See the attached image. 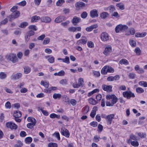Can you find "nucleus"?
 I'll use <instances>...</instances> for the list:
<instances>
[{
	"label": "nucleus",
	"mask_w": 147,
	"mask_h": 147,
	"mask_svg": "<svg viewBox=\"0 0 147 147\" xmlns=\"http://www.w3.org/2000/svg\"><path fill=\"white\" fill-rule=\"evenodd\" d=\"M65 2V0H58L56 3V5L57 6H61Z\"/></svg>",
	"instance_id": "nucleus-26"
},
{
	"label": "nucleus",
	"mask_w": 147,
	"mask_h": 147,
	"mask_svg": "<svg viewBox=\"0 0 147 147\" xmlns=\"http://www.w3.org/2000/svg\"><path fill=\"white\" fill-rule=\"evenodd\" d=\"M7 76V75L4 72H1L0 73V78L3 79L5 78Z\"/></svg>",
	"instance_id": "nucleus-40"
},
{
	"label": "nucleus",
	"mask_w": 147,
	"mask_h": 147,
	"mask_svg": "<svg viewBox=\"0 0 147 147\" xmlns=\"http://www.w3.org/2000/svg\"><path fill=\"white\" fill-rule=\"evenodd\" d=\"M137 55H140L141 53V51L139 47H137L136 48L134 51Z\"/></svg>",
	"instance_id": "nucleus-38"
},
{
	"label": "nucleus",
	"mask_w": 147,
	"mask_h": 147,
	"mask_svg": "<svg viewBox=\"0 0 147 147\" xmlns=\"http://www.w3.org/2000/svg\"><path fill=\"white\" fill-rule=\"evenodd\" d=\"M28 25V23L26 22H24L21 23L19 26L21 28H24Z\"/></svg>",
	"instance_id": "nucleus-37"
},
{
	"label": "nucleus",
	"mask_w": 147,
	"mask_h": 147,
	"mask_svg": "<svg viewBox=\"0 0 147 147\" xmlns=\"http://www.w3.org/2000/svg\"><path fill=\"white\" fill-rule=\"evenodd\" d=\"M65 72L63 70H61L59 71L58 72H56L54 74L55 76H63L64 75Z\"/></svg>",
	"instance_id": "nucleus-19"
},
{
	"label": "nucleus",
	"mask_w": 147,
	"mask_h": 147,
	"mask_svg": "<svg viewBox=\"0 0 147 147\" xmlns=\"http://www.w3.org/2000/svg\"><path fill=\"white\" fill-rule=\"evenodd\" d=\"M131 144L134 147H137L139 145L138 142L136 140L131 141Z\"/></svg>",
	"instance_id": "nucleus-33"
},
{
	"label": "nucleus",
	"mask_w": 147,
	"mask_h": 147,
	"mask_svg": "<svg viewBox=\"0 0 147 147\" xmlns=\"http://www.w3.org/2000/svg\"><path fill=\"white\" fill-rule=\"evenodd\" d=\"M98 26L97 24L92 25L90 26L87 27L85 30L87 32H90L93 29L96 28Z\"/></svg>",
	"instance_id": "nucleus-14"
},
{
	"label": "nucleus",
	"mask_w": 147,
	"mask_h": 147,
	"mask_svg": "<svg viewBox=\"0 0 147 147\" xmlns=\"http://www.w3.org/2000/svg\"><path fill=\"white\" fill-rule=\"evenodd\" d=\"M90 15L92 18L97 17L98 16L97 11L96 9H93L90 11Z\"/></svg>",
	"instance_id": "nucleus-8"
},
{
	"label": "nucleus",
	"mask_w": 147,
	"mask_h": 147,
	"mask_svg": "<svg viewBox=\"0 0 147 147\" xmlns=\"http://www.w3.org/2000/svg\"><path fill=\"white\" fill-rule=\"evenodd\" d=\"M63 62L66 63L67 64L69 63V59L68 57L66 56L65 59H62Z\"/></svg>",
	"instance_id": "nucleus-43"
},
{
	"label": "nucleus",
	"mask_w": 147,
	"mask_h": 147,
	"mask_svg": "<svg viewBox=\"0 0 147 147\" xmlns=\"http://www.w3.org/2000/svg\"><path fill=\"white\" fill-rule=\"evenodd\" d=\"M50 41V39L49 38H46L43 41V44L44 45L47 44Z\"/></svg>",
	"instance_id": "nucleus-51"
},
{
	"label": "nucleus",
	"mask_w": 147,
	"mask_h": 147,
	"mask_svg": "<svg viewBox=\"0 0 147 147\" xmlns=\"http://www.w3.org/2000/svg\"><path fill=\"white\" fill-rule=\"evenodd\" d=\"M106 98L107 100L111 99V103L110 102L107 101L106 102V105L107 106H112L114 104H115L117 101L118 98L115 95L112 94L107 95L106 96Z\"/></svg>",
	"instance_id": "nucleus-1"
},
{
	"label": "nucleus",
	"mask_w": 147,
	"mask_h": 147,
	"mask_svg": "<svg viewBox=\"0 0 147 147\" xmlns=\"http://www.w3.org/2000/svg\"><path fill=\"white\" fill-rule=\"evenodd\" d=\"M5 58L11 61L13 63H15L18 61V60L15 54L9 53L5 56Z\"/></svg>",
	"instance_id": "nucleus-2"
},
{
	"label": "nucleus",
	"mask_w": 147,
	"mask_h": 147,
	"mask_svg": "<svg viewBox=\"0 0 147 147\" xmlns=\"http://www.w3.org/2000/svg\"><path fill=\"white\" fill-rule=\"evenodd\" d=\"M108 8L110 12H112L115 10V8L113 5H111L109 6Z\"/></svg>",
	"instance_id": "nucleus-45"
},
{
	"label": "nucleus",
	"mask_w": 147,
	"mask_h": 147,
	"mask_svg": "<svg viewBox=\"0 0 147 147\" xmlns=\"http://www.w3.org/2000/svg\"><path fill=\"white\" fill-rule=\"evenodd\" d=\"M89 108L88 106H85L83 109V112L84 114L87 113L88 111Z\"/></svg>",
	"instance_id": "nucleus-46"
},
{
	"label": "nucleus",
	"mask_w": 147,
	"mask_h": 147,
	"mask_svg": "<svg viewBox=\"0 0 147 147\" xmlns=\"http://www.w3.org/2000/svg\"><path fill=\"white\" fill-rule=\"evenodd\" d=\"M119 63L121 65L125 64L127 65L128 64V61L125 59H122L121 60L119 61Z\"/></svg>",
	"instance_id": "nucleus-22"
},
{
	"label": "nucleus",
	"mask_w": 147,
	"mask_h": 147,
	"mask_svg": "<svg viewBox=\"0 0 147 147\" xmlns=\"http://www.w3.org/2000/svg\"><path fill=\"white\" fill-rule=\"evenodd\" d=\"M40 111L42 112L43 114L45 116H47L49 115V113L46 110H43L42 109H40Z\"/></svg>",
	"instance_id": "nucleus-56"
},
{
	"label": "nucleus",
	"mask_w": 147,
	"mask_h": 147,
	"mask_svg": "<svg viewBox=\"0 0 147 147\" xmlns=\"http://www.w3.org/2000/svg\"><path fill=\"white\" fill-rule=\"evenodd\" d=\"M6 126L8 128L11 129H16L17 128V125L15 123L11 122H8L6 124Z\"/></svg>",
	"instance_id": "nucleus-6"
},
{
	"label": "nucleus",
	"mask_w": 147,
	"mask_h": 147,
	"mask_svg": "<svg viewBox=\"0 0 147 147\" xmlns=\"http://www.w3.org/2000/svg\"><path fill=\"white\" fill-rule=\"evenodd\" d=\"M41 21L45 23L49 22L51 21V19H40Z\"/></svg>",
	"instance_id": "nucleus-63"
},
{
	"label": "nucleus",
	"mask_w": 147,
	"mask_h": 147,
	"mask_svg": "<svg viewBox=\"0 0 147 147\" xmlns=\"http://www.w3.org/2000/svg\"><path fill=\"white\" fill-rule=\"evenodd\" d=\"M31 70V68L28 66H25L24 67V72L25 74L29 73Z\"/></svg>",
	"instance_id": "nucleus-24"
},
{
	"label": "nucleus",
	"mask_w": 147,
	"mask_h": 147,
	"mask_svg": "<svg viewBox=\"0 0 147 147\" xmlns=\"http://www.w3.org/2000/svg\"><path fill=\"white\" fill-rule=\"evenodd\" d=\"M30 36H31L30 35H29L27 33H26V35L25 37V40L27 42L28 41Z\"/></svg>",
	"instance_id": "nucleus-64"
},
{
	"label": "nucleus",
	"mask_w": 147,
	"mask_h": 147,
	"mask_svg": "<svg viewBox=\"0 0 147 147\" xmlns=\"http://www.w3.org/2000/svg\"><path fill=\"white\" fill-rule=\"evenodd\" d=\"M87 45L88 47L90 48H92L94 47V43L91 41H88L87 42Z\"/></svg>",
	"instance_id": "nucleus-47"
},
{
	"label": "nucleus",
	"mask_w": 147,
	"mask_h": 147,
	"mask_svg": "<svg viewBox=\"0 0 147 147\" xmlns=\"http://www.w3.org/2000/svg\"><path fill=\"white\" fill-rule=\"evenodd\" d=\"M97 107L96 106H94L93 107L90 114V116L92 117L93 118L94 117L96 114V112L97 110Z\"/></svg>",
	"instance_id": "nucleus-15"
},
{
	"label": "nucleus",
	"mask_w": 147,
	"mask_h": 147,
	"mask_svg": "<svg viewBox=\"0 0 147 147\" xmlns=\"http://www.w3.org/2000/svg\"><path fill=\"white\" fill-rule=\"evenodd\" d=\"M61 96V95L60 94H57L55 93L53 94V97L55 99H57V98H60Z\"/></svg>",
	"instance_id": "nucleus-32"
},
{
	"label": "nucleus",
	"mask_w": 147,
	"mask_h": 147,
	"mask_svg": "<svg viewBox=\"0 0 147 147\" xmlns=\"http://www.w3.org/2000/svg\"><path fill=\"white\" fill-rule=\"evenodd\" d=\"M22 76V74L18 73L16 74H13L11 77V79L13 80H17L21 78Z\"/></svg>",
	"instance_id": "nucleus-11"
},
{
	"label": "nucleus",
	"mask_w": 147,
	"mask_h": 147,
	"mask_svg": "<svg viewBox=\"0 0 147 147\" xmlns=\"http://www.w3.org/2000/svg\"><path fill=\"white\" fill-rule=\"evenodd\" d=\"M48 61L50 63H53L54 62L55 58L54 57H52L49 58L48 59Z\"/></svg>",
	"instance_id": "nucleus-53"
},
{
	"label": "nucleus",
	"mask_w": 147,
	"mask_h": 147,
	"mask_svg": "<svg viewBox=\"0 0 147 147\" xmlns=\"http://www.w3.org/2000/svg\"><path fill=\"white\" fill-rule=\"evenodd\" d=\"M27 119L28 121L31 122L30 123H33L34 122H33V121H34V123L35 125H36V121L35 119L34 118L31 117H29L27 118Z\"/></svg>",
	"instance_id": "nucleus-21"
},
{
	"label": "nucleus",
	"mask_w": 147,
	"mask_h": 147,
	"mask_svg": "<svg viewBox=\"0 0 147 147\" xmlns=\"http://www.w3.org/2000/svg\"><path fill=\"white\" fill-rule=\"evenodd\" d=\"M20 15V13L19 11H17L13 13V15H14L16 18H18Z\"/></svg>",
	"instance_id": "nucleus-50"
},
{
	"label": "nucleus",
	"mask_w": 147,
	"mask_h": 147,
	"mask_svg": "<svg viewBox=\"0 0 147 147\" xmlns=\"http://www.w3.org/2000/svg\"><path fill=\"white\" fill-rule=\"evenodd\" d=\"M123 96L127 99H130L131 98H134L135 97V95L131 91H125L123 92Z\"/></svg>",
	"instance_id": "nucleus-3"
},
{
	"label": "nucleus",
	"mask_w": 147,
	"mask_h": 147,
	"mask_svg": "<svg viewBox=\"0 0 147 147\" xmlns=\"http://www.w3.org/2000/svg\"><path fill=\"white\" fill-rule=\"evenodd\" d=\"M17 9L18 7L16 6H13V7L11 9L10 11L14 13L17 11Z\"/></svg>",
	"instance_id": "nucleus-59"
},
{
	"label": "nucleus",
	"mask_w": 147,
	"mask_h": 147,
	"mask_svg": "<svg viewBox=\"0 0 147 147\" xmlns=\"http://www.w3.org/2000/svg\"><path fill=\"white\" fill-rule=\"evenodd\" d=\"M76 27H72L68 28V30L69 32H75L76 31Z\"/></svg>",
	"instance_id": "nucleus-58"
},
{
	"label": "nucleus",
	"mask_w": 147,
	"mask_h": 147,
	"mask_svg": "<svg viewBox=\"0 0 147 147\" xmlns=\"http://www.w3.org/2000/svg\"><path fill=\"white\" fill-rule=\"evenodd\" d=\"M129 138L130 139L134 140H137V137L135 135L133 134H131L130 135Z\"/></svg>",
	"instance_id": "nucleus-41"
},
{
	"label": "nucleus",
	"mask_w": 147,
	"mask_h": 147,
	"mask_svg": "<svg viewBox=\"0 0 147 147\" xmlns=\"http://www.w3.org/2000/svg\"><path fill=\"white\" fill-rule=\"evenodd\" d=\"M84 82V81L82 78H80L78 79V84L80 86V87L81 86H83Z\"/></svg>",
	"instance_id": "nucleus-30"
},
{
	"label": "nucleus",
	"mask_w": 147,
	"mask_h": 147,
	"mask_svg": "<svg viewBox=\"0 0 147 147\" xmlns=\"http://www.w3.org/2000/svg\"><path fill=\"white\" fill-rule=\"evenodd\" d=\"M116 6L119 8L121 10H123L125 8L124 4L122 3H119L116 4Z\"/></svg>",
	"instance_id": "nucleus-25"
},
{
	"label": "nucleus",
	"mask_w": 147,
	"mask_h": 147,
	"mask_svg": "<svg viewBox=\"0 0 147 147\" xmlns=\"http://www.w3.org/2000/svg\"><path fill=\"white\" fill-rule=\"evenodd\" d=\"M146 34V32L136 33L135 34V36L137 37H143Z\"/></svg>",
	"instance_id": "nucleus-18"
},
{
	"label": "nucleus",
	"mask_w": 147,
	"mask_h": 147,
	"mask_svg": "<svg viewBox=\"0 0 147 147\" xmlns=\"http://www.w3.org/2000/svg\"><path fill=\"white\" fill-rule=\"evenodd\" d=\"M136 74L134 73H130L128 75L129 78L130 79H134L135 77Z\"/></svg>",
	"instance_id": "nucleus-52"
},
{
	"label": "nucleus",
	"mask_w": 147,
	"mask_h": 147,
	"mask_svg": "<svg viewBox=\"0 0 147 147\" xmlns=\"http://www.w3.org/2000/svg\"><path fill=\"white\" fill-rule=\"evenodd\" d=\"M139 84L145 87H147V82L145 81H140L139 82Z\"/></svg>",
	"instance_id": "nucleus-36"
},
{
	"label": "nucleus",
	"mask_w": 147,
	"mask_h": 147,
	"mask_svg": "<svg viewBox=\"0 0 147 147\" xmlns=\"http://www.w3.org/2000/svg\"><path fill=\"white\" fill-rule=\"evenodd\" d=\"M112 50V47L111 46L109 45L106 47L103 53L105 55H107Z\"/></svg>",
	"instance_id": "nucleus-12"
},
{
	"label": "nucleus",
	"mask_w": 147,
	"mask_h": 147,
	"mask_svg": "<svg viewBox=\"0 0 147 147\" xmlns=\"http://www.w3.org/2000/svg\"><path fill=\"white\" fill-rule=\"evenodd\" d=\"M34 123H28L27 125V127L28 128L32 129L34 126H35L36 125H35L34 121H33Z\"/></svg>",
	"instance_id": "nucleus-35"
},
{
	"label": "nucleus",
	"mask_w": 147,
	"mask_h": 147,
	"mask_svg": "<svg viewBox=\"0 0 147 147\" xmlns=\"http://www.w3.org/2000/svg\"><path fill=\"white\" fill-rule=\"evenodd\" d=\"M88 101L89 103L92 105H95L97 103L96 101L92 98H89Z\"/></svg>",
	"instance_id": "nucleus-28"
},
{
	"label": "nucleus",
	"mask_w": 147,
	"mask_h": 147,
	"mask_svg": "<svg viewBox=\"0 0 147 147\" xmlns=\"http://www.w3.org/2000/svg\"><path fill=\"white\" fill-rule=\"evenodd\" d=\"M14 33L16 35H20L21 34V30L20 29L16 30L14 32Z\"/></svg>",
	"instance_id": "nucleus-54"
},
{
	"label": "nucleus",
	"mask_w": 147,
	"mask_h": 147,
	"mask_svg": "<svg viewBox=\"0 0 147 147\" xmlns=\"http://www.w3.org/2000/svg\"><path fill=\"white\" fill-rule=\"evenodd\" d=\"M32 138L31 137H26L25 139V142L26 144H29L32 142Z\"/></svg>",
	"instance_id": "nucleus-34"
},
{
	"label": "nucleus",
	"mask_w": 147,
	"mask_h": 147,
	"mask_svg": "<svg viewBox=\"0 0 147 147\" xmlns=\"http://www.w3.org/2000/svg\"><path fill=\"white\" fill-rule=\"evenodd\" d=\"M5 107L6 108L10 109L11 107V105L10 102L8 101L5 104Z\"/></svg>",
	"instance_id": "nucleus-61"
},
{
	"label": "nucleus",
	"mask_w": 147,
	"mask_h": 147,
	"mask_svg": "<svg viewBox=\"0 0 147 147\" xmlns=\"http://www.w3.org/2000/svg\"><path fill=\"white\" fill-rule=\"evenodd\" d=\"M137 134L141 138H145L146 136V133H145L139 132Z\"/></svg>",
	"instance_id": "nucleus-29"
},
{
	"label": "nucleus",
	"mask_w": 147,
	"mask_h": 147,
	"mask_svg": "<svg viewBox=\"0 0 147 147\" xmlns=\"http://www.w3.org/2000/svg\"><path fill=\"white\" fill-rule=\"evenodd\" d=\"M101 139L99 137L96 135L95 136L94 138V140L95 142H98L100 139Z\"/></svg>",
	"instance_id": "nucleus-57"
},
{
	"label": "nucleus",
	"mask_w": 147,
	"mask_h": 147,
	"mask_svg": "<svg viewBox=\"0 0 147 147\" xmlns=\"http://www.w3.org/2000/svg\"><path fill=\"white\" fill-rule=\"evenodd\" d=\"M77 103L76 101L74 99H72L70 101V103L73 106L75 105Z\"/></svg>",
	"instance_id": "nucleus-60"
},
{
	"label": "nucleus",
	"mask_w": 147,
	"mask_h": 147,
	"mask_svg": "<svg viewBox=\"0 0 147 147\" xmlns=\"http://www.w3.org/2000/svg\"><path fill=\"white\" fill-rule=\"evenodd\" d=\"M88 14L86 11H83L81 14V17L82 18H85L87 16Z\"/></svg>",
	"instance_id": "nucleus-48"
},
{
	"label": "nucleus",
	"mask_w": 147,
	"mask_h": 147,
	"mask_svg": "<svg viewBox=\"0 0 147 147\" xmlns=\"http://www.w3.org/2000/svg\"><path fill=\"white\" fill-rule=\"evenodd\" d=\"M75 6L77 8H82L85 6L86 4L82 2H77L75 4Z\"/></svg>",
	"instance_id": "nucleus-16"
},
{
	"label": "nucleus",
	"mask_w": 147,
	"mask_h": 147,
	"mask_svg": "<svg viewBox=\"0 0 147 147\" xmlns=\"http://www.w3.org/2000/svg\"><path fill=\"white\" fill-rule=\"evenodd\" d=\"M82 39L77 42V44L78 45H80L81 44L84 45L86 44L87 41V38L85 37H82Z\"/></svg>",
	"instance_id": "nucleus-13"
},
{
	"label": "nucleus",
	"mask_w": 147,
	"mask_h": 147,
	"mask_svg": "<svg viewBox=\"0 0 147 147\" xmlns=\"http://www.w3.org/2000/svg\"><path fill=\"white\" fill-rule=\"evenodd\" d=\"M21 115V113L19 111H16L13 114V116L15 117H20Z\"/></svg>",
	"instance_id": "nucleus-20"
},
{
	"label": "nucleus",
	"mask_w": 147,
	"mask_h": 147,
	"mask_svg": "<svg viewBox=\"0 0 147 147\" xmlns=\"http://www.w3.org/2000/svg\"><path fill=\"white\" fill-rule=\"evenodd\" d=\"M100 17L102 18H107L109 16V14L106 12H103L100 14Z\"/></svg>",
	"instance_id": "nucleus-23"
},
{
	"label": "nucleus",
	"mask_w": 147,
	"mask_h": 147,
	"mask_svg": "<svg viewBox=\"0 0 147 147\" xmlns=\"http://www.w3.org/2000/svg\"><path fill=\"white\" fill-rule=\"evenodd\" d=\"M115 115L113 114H111L107 115L106 119V121L107 123L109 125H111V123L112 121L114 118Z\"/></svg>",
	"instance_id": "nucleus-9"
},
{
	"label": "nucleus",
	"mask_w": 147,
	"mask_h": 147,
	"mask_svg": "<svg viewBox=\"0 0 147 147\" xmlns=\"http://www.w3.org/2000/svg\"><path fill=\"white\" fill-rule=\"evenodd\" d=\"M129 43L133 47H135L136 45V42L133 40H130Z\"/></svg>",
	"instance_id": "nucleus-62"
},
{
	"label": "nucleus",
	"mask_w": 147,
	"mask_h": 147,
	"mask_svg": "<svg viewBox=\"0 0 147 147\" xmlns=\"http://www.w3.org/2000/svg\"><path fill=\"white\" fill-rule=\"evenodd\" d=\"M23 145V144L20 140H18L17 143L14 146V147H22Z\"/></svg>",
	"instance_id": "nucleus-27"
},
{
	"label": "nucleus",
	"mask_w": 147,
	"mask_h": 147,
	"mask_svg": "<svg viewBox=\"0 0 147 147\" xmlns=\"http://www.w3.org/2000/svg\"><path fill=\"white\" fill-rule=\"evenodd\" d=\"M61 134L68 138L69 136V133L67 129L64 128H61Z\"/></svg>",
	"instance_id": "nucleus-10"
},
{
	"label": "nucleus",
	"mask_w": 147,
	"mask_h": 147,
	"mask_svg": "<svg viewBox=\"0 0 147 147\" xmlns=\"http://www.w3.org/2000/svg\"><path fill=\"white\" fill-rule=\"evenodd\" d=\"M40 84L44 86L45 87L48 88L49 86V84L48 82H45L43 80L41 81Z\"/></svg>",
	"instance_id": "nucleus-31"
},
{
	"label": "nucleus",
	"mask_w": 147,
	"mask_h": 147,
	"mask_svg": "<svg viewBox=\"0 0 147 147\" xmlns=\"http://www.w3.org/2000/svg\"><path fill=\"white\" fill-rule=\"evenodd\" d=\"M80 19H73L72 22L74 26H76L77 24L80 21Z\"/></svg>",
	"instance_id": "nucleus-44"
},
{
	"label": "nucleus",
	"mask_w": 147,
	"mask_h": 147,
	"mask_svg": "<svg viewBox=\"0 0 147 147\" xmlns=\"http://www.w3.org/2000/svg\"><path fill=\"white\" fill-rule=\"evenodd\" d=\"M128 28V26L126 25H123L122 24H119L117 25L115 28V31L116 33H118L120 31H123Z\"/></svg>",
	"instance_id": "nucleus-4"
},
{
	"label": "nucleus",
	"mask_w": 147,
	"mask_h": 147,
	"mask_svg": "<svg viewBox=\"0 0 147 147\" xmlns=\"http://www.w3.org/2000/svg\"><path fill=\"white\" fill-rule=\"evenodd\" d=\"M103 90L108 92H110L112 91V86L111 85H107L105 84H103L102 86Z\"/></svg>",
	"instance_id": "nucleus-7"
},
{
	"label": "nucleus",
	"mask_w": 147,
	"mask_h": 147,
	"mask_svg": "<svg viewBox=\"0 0 147 147\" xmlns=\"http://www.w3.org/2000/svg\"><path fill=\"white\" fill-rule=\"evenodd\" d=\"M28 28L30 30H34V31H36L37 28L36 27V26L34 25H31L30 26L28 27Z\"/></svg>",
	"instance_id": "nucleus-39"
},
{
	"label": "nucleus",
	"mask_w": 147,
	"mask_h": 147,
	"mask_svg": "<svg viewBox=\"0 0 147 147\" xmlns=\"http://www.w3.org/2000/svg\"><path fill=\"white\" fill-rule=\"evenodd\" d=\"M101 40L103 41H107L109 39V35L106 32H103L100 34V36Z\"/></svg>",
	"instance_id": "nucleus-5"
},
{
	"label": "nucleus",
	"mask_w": 147,
	"mask_h": 147,
	"mask_svg": "<svg viewBox=\"0 0 147 147\" xmlns=\"http://www.w3.org/2000/svg\"><path fill=\"white\" fill-rule=\"evenodd\" d=\"M60 83L62 84L66 85L67 84V81L66 79H63L60 81Z\"/></svg>",
	"instance_id": "nucleus-55"
},
{
	"label": "nucleus",
	"mask_w": 147,
	"mask_h": 147,
	"mask_svg": "<svg viewBox=\"0 0 147 147\" xmlns=\"http://www.w3.org/2000/svg\"><path fill=\"white\" fill-rule=\"evenodd\" d=\"M136 91L138 93H140L144 92V90L142 88L138 87L136 88Z\"/></svg>",
	"instance_id": "nucleus-42"
},
{
	"label": "nucleus",
	"mask_w": 147,
	"mask_h": 147,
	"mask_svg": "<svg viewBox=\"0 0 147 147\" xmlns=\"http://www.w3.org/2000/svg\"><path fill=\"white\" fill-rule=\"evenodd\" d=\"M57 145L55 143H50L48 144V147H57Z\"/></svg>",
	"instance_id": "nucleus-49"
},
{
	"label": "nucleus",
	"mask_w": 147,
	"mask_h": 147,
	"mask_svg": "<svg viewBox=\"0 0 147 147\" xmlns=\"http://www.w3.org/2000/svg\"><path fill=\"white\" fill-rule=\"evenodd\" d=\"M108 66L106 65L101 70V73L103 74H106L108 72Z\"/></svg>",
	"instance_id": "nucleus-17"
}]
</instances>
